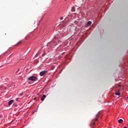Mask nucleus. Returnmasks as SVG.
Here are the masks:
<instances>
[{
	"label": "nucleus",
	"mask_w": 128,
	"mask_h": 128,
	"mask_svg": "<svg viewBox=\"0 0 128 128\" xmlns=\"http://www.w3.org/2000/svg\"><path fill=\"white\" fill-rule=\"evenodd\" d=\"M46 98V96L43 95V96L41 98L42 102H44V98Z\"/></svg>",
	"instance_id": "nucleus-6"
},
{
	"label": "nucleus",
	"mask_w": 128,
	"mask_h": 128,
	"mask_svg": "<svg viewBox=\"0 0 128 128\" xmlns=\"http://www.w3.org/2000/svg\"><path fill=\"white\" fill-rule=\"evenodd\" d=\"M71 12H76V9L74 8V7H72L71 9Z\"/></svg>",
	"instance_id": "nucleus-9"
},
{
	"label": "nucleus",
	"mask_w": 128,
	"mask_h": 128,
	"mask_svg": "<svg viewBox=\"0 0 128 128\" xmlns=\"http://www.w3.org/2000/svg\"><path fill=\"white\" fill-rule=\"evenodd\" d=\"M14 100H10L8 102V106H12V104H14Z\"/></svg>",
	"instance_id": "nucleus-5"
},
{
	"label": "nucleus",
	"mask_w": 128,
	"mask_h": 128,
	"mask_svg": "<svg viewBox=\"0 0 128 128\" xmlns=\"http://www.w3.org/2000/svg\"><path fill=\"white\" fill-rule=\"evenodd\" d=\"M38 80V77L35 76H31L28 78V80H30L31 82H36Z\"/></svg>",
	"instance_id": "nucleus-3"
},
{
	"label": "nucleus",
	"mask_w": 128,
	"mask_h": 128,
	"mask_svg": "<svg viewBox=\"0 0 128 128\" xmlns=\"http://www.w3.org/2000/svg\"><path fill=\"white\" fill-rule=\"evenodd\" d=\"M60 42V37L58 35H56L52 42L48 43L47 46L48 48H56Z\"/></svg>",
	"instance_id": "nucleus-1"
},
{
	"label": "nucleus",
	"mask_w": 128,
	"mask_h": 128,
	"mask_svg": "<svg viewBox=\"0 0 128 128\" xmlns=\"http://www.w3.org/2000/svg\"><path fill=\"white\" fill-rule=\"evenodd\" d=\"M16 102H18V98H16Z\"/></svg>",
	"instance_id": "nucleus-19"
},
{
	"label": "nucleus",
	"mask_w": 128,
	"mask_h": 128,
	"mask_svg": "<svg viewBox=\"0 0 128 128\" xmlns=\"http://www.w3.org/2000/svg\"><path fill=\"white\" fill-rule=\"evenodd\" d=\"M20 96H24V93L22 92L20 94H19Z\"/></svg>",
	"instance_id": "nucleus-12"
},
{
	"label": "nucleus",
	"mask_w": 128,
	"mask_h": 128,
	"mask_svg": "<svg viewBox=\"0 0 128 128\" xmlns=\"http://www.w3.org/2000/svg\"><path fill=\"white\" fill-rule=\"evenodd\" d=\"M60 20H64V17L61 16V17L60 18Z\"/></svg>",
	"instance_id": "nucleus-15"
},
{
	"label": "nucleus",
	"mask_w": 128,
	"mask_h": 128,
	"mask_svg": "<svg viewBox=\"0 0 128 128\" xmlns=\"http://www.w3.org/2000/svg\"><path fill=\"white\" fill-rule=\"evenodd\" d=\"M95 120H98V118H96Z\"/></svg>",
	"instance_id": "nucleus-20"
},
{
	"label": "nucleus",
	"mask_w": 128,
	"mask_h": 128,
	"mask_svg": "<svg viewBox=\"0 0 128 128\" xmlns=\"http://www.w3.org/2000/svg\"><path fill=\"white\" fill-rule=\"evenodd\" d=\"M116 96H120V92H116Z\"/></svg>",
	"instance_id": "nucleus-11"
},
{
	"label": "nucleus",
	"mask_w": 128,
	"mask_h": 128,
	"mask_svg": "<svg viewBox=\"0 0 128 128\" xmlns=\"http://www.w3.org/2000/svg\"><path fill=\"white\" fill-rule=\"evenodd\" d=\"M91 24H92V22L91 21H88L87 24H86V26H90Z\"/></svg>",
	"instance_id": "nucleus-7"
},
{
	"label": "nucleus",
	"mask_w": 128,
	"mask_h": 128,
	"mask_svg": "<svg viewBox=\"0 0 128 128\" xmlns=\"http://www.w3.org/2000/svg\"><path fill=\"white\" fill-rule=\"evenodd\" d=\"M34 100H36V98H34Z\"/></svg>",
	"instance_id": "nucleus-21"
},
{
	"label": "nucleus",
	"mask_w": 128,
	"mask_h": 128,
	"mask_svg": "<svg viewBox=\"0 0 128 128\" xmlns=\"http://www.w3.org/2000/svg\"><path fill=\"white\" fill-rule=\"evenodd\" d=\"M99 112H98V114H96V116H98V113H99Z\"/></svg>",
	"instance_id": "nucleus-18"
},
{
	"label": "nucleus",
	"mask_w": 128,
	"mask_h": 128,
	"mask_svg": "<svg viewBox=\"0 0 128 128\" xmlns=\"http://www.w3.org/2000/svg\"><path fill=\"white\" fill-rule=\"evenodd\" d=\"M124 128H126V127H124Z\"/></svg>",
	"instance_id": "nucleus-23"
},
{
	"label": "nucleus",
	"mask_w": 128,
	"mask_h": 128,
	"mask_svg": "<svg viewBox=\"0 0 128 128\" xmlns=\"http://www.w3.org/2000/svg\"><path fill=\"white\" fill-rule=\"evenodd\" d=\"M1 88H2V86H1Z\"/></svg>",
	"instance_id": "nucleus-25"
},
{
	"label": "nucleus",
	"mask_w": 128,
	"mask_h": 128,
	"mask_svg": "<svg viewBox=\"0 0 128 128\" xmlns=\"http://www.w3.org/2000/svg\"><path fill=\"white\" fill-rule=\"evenodd\" d=\"M46 53H44L42 54V56H46Z\"/></svg>",
	"instance_id": "nucleus-14"
},
{
	"label": "nucleus",
	"mask_w": 128,
	"mask_h": 128,
	"mask_svg": "<svg viewBox=\"0 0 128 128\" xmlns=\"http://www.w3.org/2000/svg\"><path fill=\"white\" fill-rule=\"evenodd\" d=\"M0 116H2V114H0Z\"/></svg>",
	"instance_id": "nucleus-22"
},
{
	"label": "nucleus",
	"mask_w": 128,
	"mask_h": 128,
	"mask_svg": "<svg viewBox=\"0 0 128 128\" xmlns=\"http://www.w3.org/2000/svg\"><path fill=\"white\" fill-rule=\"evenodd\" d=\"M122 122H124V120H122V119H120L118 120L119 124H122Z\"/></svg>",
	"instance_id": "nucleus-10"
},
{
	"label": "nucleus",
	"mask_w": 128,
	"mask_h": 128,
	"mask_svg": "<svg viewBox=\"0 0 128 128\" xmlns=\"http://www.w3.org/2000/svg\"><path fill=\"white\" fill-rule=\"evenodd\" d=\"M21 72H20V69H18V70L15 72L16 74H20Z\"/></svg>",
	"instance_id": "nucleus-8"
},
{
	"label": "nucleus",
	"mask_w": 128,
	"mask_h": 128,
	"mask_svg": "<svg viewBox=\"0 0 128 128\" xmlns=\"http://www.w3.org/2000/svg\"><path fill=\"white\" fill-rule=\"evenodd\" d=\"M3 90H6V87L5 86H3Z\"/></svg>",
	"instance_id": "nucleus-13"
},
{
	"label": "nucleus",
	"mask_w": 128,
	"mask_h": 128,
	"mask_svg": "<svg viewBox=\"0 0 128 128\" xmlns=\"http://www.w3.org/2000/svg\"><path fill=\"white\" fill-rule=\"evenodd\" d=\"M35 56H38V53H37L36 55Z\"/></svg>",
	"instance_id": "nucleus-16"
},
{
	"label": "nucleus",
	"mask_w": 128,
	"mask_h": 128,
	"mask_svg": "<svg viewBox=\"0 0 128 128\" xmlns=\"http://www.w3.org/2000/svg\"><path fill=\"white\" fill-rule=\"evenodd\" d=\"M10 78L6 76H2L0 79L1 82H8Z\"/></svg>",
	"instance_id": "nucleus-2"
},
{
	"label": "nucleus",
	"mask_w": 128,
	"mask_h": 128,
	"mask_svg": "<svg viewBox=\"0 0 128 128\" xmlns=\"http://www.w3.org/2000/svg\"><path fill=\"white\" fill-rule=\"evenodd\" d=\"M21 44L20 42H19L16 44H17V45H18V44Z\"/></svg>",
	"instance_id": "nucleus-17"
},
{
	"label": "nucleus",
	"mask_w": 128,
	"mask_h": 128,
	"mask_svg": "<svg viewBox=\"0 0 128 128\" xmlns=\"http://www.w3.org/2000/svg\"><path fill=\"white\" fill-rule=\"evenodd\" d=\"M46 74H48V70L42 71L40 72V76H44Z\"/></svg>",
	"instance_id": "nucleus-4"
},
{
	"label": "nucleus",
	"mask_w": 128,
	"mask_h": 128,
	"mask_svg": "<svg viewBox=\"0 0 128 128\" xmlns=\"http://www.w3.org/2000/svg\"><path fill=\"white\" fill-rule=\"evenodd\" d=\"M93 124L94 125V123Z\"/></svg>",
	"instance_id": "nucleus-24"
},
{
	"label": "nucleus",
	"mask_w": 128,
	"mask_h": 128,
	"mask_svg": "<svg viewBox=\"0 0 128 128\" xmlns=\"http://www.w3.org/2000/svg\"><path fill=\"white\" fill-rule=\"evenodd\" d=\"M127 98H128V97H127Z\"/></svg>",
	"instance_id": "nucleus-26"
}]
</instances>
